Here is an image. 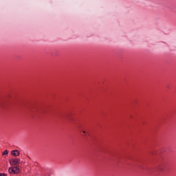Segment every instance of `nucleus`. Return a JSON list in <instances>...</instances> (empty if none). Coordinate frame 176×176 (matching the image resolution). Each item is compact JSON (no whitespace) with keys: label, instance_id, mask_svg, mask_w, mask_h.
<instances>
[{"label":"nucleus","instance_id":"f257e3e1","mask_svg":"<svg viewBox=\"0 0 176 176\" xmlns=\"http://www.w3.org/2000/svg\"><path fill=\"white\" fill-rule=\"evenodd\" d=\"M20 170V168H19V166H14V167H10L8 169V173L10 174H17L19 173V171Z\"/></svg>","mask_w":176,"mask_h":176},{"label":"nucleus","instance_id":"f03ea898","mask_svg":"<svg viewBox=\"0 0 176 176\" xmlns=\"http://www.w3.org/2000/svg\"><path fill=\"white\" fill-rule=\"evenodd\" d=\"M19 163L20 159L19 158L12 159L10 160V164H11V166H19Z\"/></svg>","mask_w":176,"mask_h":176},{"label":"nucleus","instance_id":"7ed1b4c3","mask_svg":"<svg viewBox=\"0 0 176 176\" xmlns=\"http://www.w3.org/2000/svg\"><path fill=\"white\" fill-rule=\"evenodd\" d=\"M13 156H19L20 155V151L19 150H14L11 152Z\"/></svg>","mask_w":176,"mask_h":176},{"label":"nucleus","instance_id":"20e7f679","mask_svg":"<svg viewBox=\"0 0 176 176\" xmlns=\"http://www.w3.org/2000/svg\"><path fill=\"white\" fill-rule=\"evenodd\" d=\"M3 104H5V101L0 100V107H3Z\"/></svg>","mask_w":176,"mask_h":176},{"label":"nucleus","instance_id":"39448f33","mask_svg":"<svg viewBox=\"0 0 176 176\" xmlns=\"http://www.w3.org/2000/svg\"><path fill=\"white\" fill-rule=\"evenodd\" d=\"M3 155H9V151L8 150H6L3 153Z\"/></svg>","mask_w":176,"mask_h":176},{"label":"nucleus","instance_id":"423d86ee","mask_svg":"<svg viewBox=\"0 0 176 176\" xmlns=\"http://www.w3.org/2000/svg\"><path fill=\"white\" fill-rule=\"evenodd\" d=\"M67 119L69 120H74L72 118H71V117H69V116H67Z\"/></svg>","mask_w":176,"mask_h":176},{"label":"nucleus","instance_id":"0eeeda50","mask_svg":"<svg viewBox=\"0 0 176 176\" xmlns=\"http://www.w3.org/2000/svg\"><path fill=\"white\" fill-rule=\"evenodd\" d=\"M158 170H160V171H163V168H162V166H160V167L158 168Z\"/></svg>","mask_w":176,"mask_h":176},{"label":"nucleus","instance_id":"6e6552de","mask_svg":"<svg viewBox=\"0 0 176 176\" xmlns=\"http://www.w3.org/2000/svg\"><path fill=\"white\" fill-rule=\"evenodd\" d=\"M0 176H7L5 173H0Z\"/></svg>","mask_w":176,"mask_h":176},{"label":"nucleus","instance_id":"1a4fd4ad","mask_svg":"<svg viewBox=\"0 0 176 176\" xmlns=\"http://www.w3.org/2000/svg\"><path fill=\"white\" fill-rule=\"evenodd\" d=\"M82 133H84V134H85V133H86V131H82Z\"/></svg>","mask_w":176,"mask_h":176}]
</instances>
